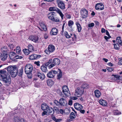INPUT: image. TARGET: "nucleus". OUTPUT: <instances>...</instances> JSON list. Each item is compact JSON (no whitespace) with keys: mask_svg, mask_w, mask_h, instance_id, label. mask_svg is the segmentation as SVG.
<instances>
[{"mask_svg":"<svg viewBox=\"0 0 122 122\" xmlns=\"http://www.w3.org/2000/svg\"><path fill=\"white\" fill-rule=\"evenodd\" d=\"M2 77L3 82L7 86H8L11 83V79L10 75L8 73H2L0 74Z\"/></svg>","mask_w":122,"mask_h":122,"instance_id":"nucleus-1","label":"nucleus"},{"mask_svg":"<svg viewBox=\"0 0 122 122\" xmlns=\"http://www.w3.org/2000/svg\"><path fill=\"white\" fill-rule=\"evenodd\" d=\"M7 70L12 77H15L17 75L18 69L15 66H10L7 68Z\"/></svg>","mask_w":122,"mask_h":122,"instance_id":"nucleus-2","label":"nucleus"},{"mask_svg":"<svg viewBox=\"0 0 122 122\" xmlns=\"http://www.w3.org/2000/svg\"><path fill=\"white\" fill-rule=\"evenodd\" d=\"M49 10L50 11H56L59 15L61 19L62 20L63 19L64 15L61 11L60 10L59 8L55 7H51L49 8Z\"/></svg>","mask_w":122,"mask_h":122,"instance_id":"nucleus-3","label":"nucleus"},{"mask_svg":"<svg viewBox=\"0 0 122 122\" xmlns=\"http://www.w3.org/2000/svg\"><path fill=\"white\" fill-rule=\"evenodd\" d=\"M84 91L82 88L79 87L76 90L74 95L76 97H79L82 95L84 93Z\"/></svg>","mask_w":122,"mask_h":122,"instance_id":"nucleus-4","label":"nucleus"},{"mask_svg":"<svg viewBox=\"0 0 122 122\" xmlns=\"http://www.w3.org/2000/svg\"><path fill=\"white\" fill-rule=\"evenodd\" d=\"M29 39L30 40L36 43H40L41 42V39L40 38L39 39L37 36L31 35L29 37Z\"/></svg>","mask_w":122,"mask_h":122,"instance_id":"nucleus-5","label":"nucleus"},{"mask_svg":"<svg viewBox=\"0 0 122 122\" xmlns=\"http://www.w3.org/2000/svg\"><path fill=\"white\" fill-rule=\"evenodd\" d=\"M33 69V67L30 64L27 65L25 68V72L26 74H29L31 72Z\"/></svg>","mask_w":122,"mask_h":122,"instance_id":"nucleus-6","label":"nucleus"},{"mask_svg":"<svg viewBox=\"0 0 122 122\" xmlns=\"http://www.w3.org/2000/svg\"><path fill=\"white\" fill-rule=\"evenodd\" d=\"M55 50L54 46L52 45H49L47 49H46L45 52L47 54H49L50 52H53Z\"/></svg>","mask_w":122,"mask_h":122,"instance_id":"nucleus-7","label":"nucleus"},{"mask_svg":"<svg viewBox=\"0 0 122 122\" xmlns=\"http://www.w3.org/2000/svg\"><path fill=\"white\" fill-rule=\"evenodd\" d=\"M62 91L64 94L67 97L70 95V92L67 86L65 85L62 88Z\"/></svg>","mask_w":122,"mask_h":122,"instance_id":"nucleus-8","label":"nucleus"},{"mask_svg":"<svg viewBox=\"0 0 122 122\" xmlns=\"http://www.w3.org/2000/svg\"><path fill=\"white\" fill-rule=\"evenodd\" d=\"M40 26L38 27L39 29L42 31H46L47 28L45 25V23L42 21H40L39 23Z\"/></svg>","mask_w":122,"mask_h":122,"instance_id":"nucleus-9","label":"nucleus"},{"mask_svg":"<svg viewBox=\"0 0 122 122\" xmlns=\"http://www.w3.org/2000/svg\"><path fill=\"white\" fill-rule=\"evenodd\" d=\"M112 76V80L117 83L120 82V81L121 80L120 78H121V76L113 74Z\"/></svg>","mask_w":122,"mask_h":122,"instance_id":"nucleus-10","label":"nucleus"},{"mask_svg":"<svg viewBox=\"0 0 122 122\" xmlns=\"http://www.w3.org/2000/svg\"><path fill=\"white\" fill-rule=\"evenodd\" d=\"M80 12L82 18H86L87 17L88 11L86 10L82 9L81 10Z\"/></svg>","mask_w":122,"mask_h":122,"instance_id":"nucleus-11","label":"nucleus"},{"mask_svg":"<svg viewBox=\"0 0 122 122\" xmlns=\"http://www.w3.org/2000/svg\"><path fill=\"white\" fill-rule=\"evenodd\" d=\"M96 10H102L104 9V5L102 3H99L96 4L95 6Z\"/></svg>","mask_w":122,"mask_h":122,"instance_id":"nucleus-12","label":"nucleus"},{"mask_svg":"<svg viewBox=\"0 0 122 122\" xmlns=\"http://www.w3.org/2000/svg\"><path fill=\"white\" fill-rule=\"evenodd\" d=\"M41 56L40 55H37L36 54H33L29 56V59L30 60H34L39 58Z\"/></svg>","mask_w":122,"mask_h":122,"instance_id":"nucleus-13","label":"nucleus"},{"mask_svg":"<svg viewBox=\"0 0 122 122\" xmlns=\"http://www.w3.org/2000/svg\"><path fill=\"white\" fill-rule=\"evenodd\" d=\"M58 7L62 10L65 9V5L64 2L61 1H58L57 2Z\"/></svg>","mask_w":122,"mask_h":122,"instance_id":"nucleus-14","label":"nucleus"},{"mask_svg":"<svg viewBox=\"0 0 122 122\" xmlns=\"http://www.w3.org/2000/svg\"><path fill=\"white\" fill-rule=\"evenodd\" d=\"M60 105L61 106H66L67 104V101L63 98H61L59 100Z\"/></svg>","mask_w":122,"mask_h":122,"instance_id":"nucleus-15","label":"nucleus"},{"mask_svg":"<svg viewBox=\"0 0 122 122\" xmlns=\"http://www.w3.org/2000/svg\"><path fill=\"white\" fill-rule=\"evenodd\" d=\"M8 56V55L6 53H1L0 52V58L3 61H5L6 59Z\"/></svg>","mask_w":122,"mask_h":122,"instance_id":"nucleus-16","label":"nucleus"},{"mask_svg":"<svg viewBox=\"0 0 122 122\" xmlns=\"http://www.w3.org/2000/svg\"><path fill=\"white\" fill-rule=\"evenodd\" d=\"M14 119L15 122H26V121L23 118H20L18 116H15Z\"/></svg>","mask_w":122,"mask_h":122,"instance_id":"nucleus-17","label":"nucleus"},{"mask_svg":"<svg viewBox=\"0 0 122 122\" xmlns=\"http://www.w3.org/2000/svg\"><path fill=\"white\" fill-rule=\"evenodd\" d=\"M74 106L75 108L78 110H80L83 108L82 106L77 103H75Z\"/></svg>","mask_w":122,"mask_h":122,"instance_id":"nucleus-18","label":"nucleus"},{"mask_svg":"<svg viewBox=\"0 0 122 122\" xmlns=\"http://www.w3.org/2000/svg\"><path fill=\"white\" fill-rule=\"evenodd\" d=\"M58 32V30L56 28H53L51 31L50 34L51 35H56L57 34Z\"/></svg>","mask_w":122,"mask_h":122,"instance_id":"nucleus-19","label":"nucleus"},{"mask_svg":"<svg viewBox=\"0 0 122 122\" xmlns=\"http://www.w3.org/2000/svg\"><path fill=\"white\" fill-rule=\"evenodd\" d=\"M36 76L40 78L41 80H44L45 78V75L43 73H41L40 72H38L37 73Z\"/></svg>","mask_w":122,"mask_h":122,"instance_id":"nucleus-20","label":"nucleus"},{"mask_svg":"<svg viewBox=\"0 0 122 122\" xmlns=\"http://www.w3.org/2000/svg\"><path fill=\"white\" fill-rule=\"evenodd\" d=\"M55 13L54 12H52L49 13L47 15L48 18L51 20H52L55 16Z\"/></svg>","mask_w":122,"mask_h":122,"instance_id":"nucleus-21","label":"nucleus"},{"mask_svg":"<svg viewBox=\"0 0 122 122\" xmlns=\"http://www.w3.org/2000/svg\"><path fill=\"white\" fill-rule=\"evenodd\" d=\"M1 51L3 53H6V54L9 52L8 48L6 46H3L1 48Z\"/></svg>","mask_w":122,"mask_h":122,"instance_id":"nucleus-22","label":"nucleus"},{"mask_svg":"<svg viewBox=\"0 0 122 122\" xmlns=\"http://www.w3.org/2000/svg\"><path fill=\"white\" fill-rule=\"evenodd\" d=\"M46 111L47 113L49 114H53L54 112V109L51 107H49L47 108V109Z\"/></svg>","mask_w":122,"mask_h":122,"instance_id":"nucleus-23","label":"nucleus"},{"mask_svg":"<svg viewBox=\"0 0 122 122\" xmlns=\"http://www.w3.org/2000/svg\"><path fill=\"white\" fill-rule=\"evenodd\" d=\"M47 65H46V64H44L42 65L41 67V69L42 71L43 72H45L47 71Z\"/></svg>","mask_w":122,"mask_h":122,"instance_id":"nucleus-24","label":"nucleus"},{"mask_svg":"<svg viewBox=\"0 0 122 122\" xmlns=\"http://www.w3.org/2000/svg\"><path fill=\"white\" fill-rule=\"evenodd\" d=\"M89 86L88 83L86 82H84L82 84L80 87L82 88L84 90V89H87L89 87Z\"/></svg>","mask_w":122,"mask_h":122,"instance_id":"nucleus-25","label":"nucleus"},{"mask_svg":"<svg viewBox=\"0 0 122 122\" xmlns=\"http://www.w3.org/2000/svg\"><path fill=\"white\" fill-rule=\"evenodd\" d=\"M99 102L101 105L104 106H106L107 104V102L103 99L100 100L99 101Z\"/></svg>","mask_w":122,"mask_h":122,"instance_id":"nucleus-26","label":"nucleus"},{"mask_svg":"<svg viewBox=\"0 0 122 122\" xmlns=\"http://www.w3.org/2000/svg\"><path fill=\"white\" fill-rule=\"evenodd\" d=\"M73 24L74 22L72 20H70L68 22V25L70 28V30L72 31H73L72 27Z\"/></svg>","mask_w":122,"mask_h":122,"instance_id":"nucleus-27","label":"nucleus"},{"mask_svg":"<svg viewBox=\"0 0 122 122\" xmlns=\"http://www.w3.org/2000/svg\"><path fill=\"white\" fill-rule=\"evenodd\" d=\"M48 107L47 104L45 103L42 104L41 106V109L43 110H46Z\"/></svg>","mask_w":122,"mask_h":122,"instance_id":"nucleus-28","label":"nucleus"},{"mask_svg":"<svg viewBox=\"0 0 122 122\" xmlns=\"http://www.w3.org/2000/svg\"><path fill=\"white\" fill-rule=\"evenodd\" d=\"M16 54L14 52H10L9 54V56L11 59H13L15 58Z\"/></svg>","mask_w":122,"mask_h":122,"instance_id":"nucleus-29","label":"nucleus"},{"mask_svg":"<svg viewBox=\"0 0 122 122\" xmlns=\"http://www.w3.org/2000/svg\"><path fill=\"white\" fill-rule=\"evenodd\" d=\"M53 63L55 65H58L60 63V60L58 58H55L53 60Z\"/></svg>","mask_w":122,"mask_h":122,"instance_id":"nucleus-30","label":"nucleus"},{"mask_svg":"<svg viewBox=\"0 0 122 122\" xmlns=\"http://www.w3.org/2000/svg\"><path fill=\"white\" fill-rule=\"evenodd\" d=\"M94 93L95 96L97 97H99L101 95V93L98 90H96Z\"/></svg>","mask_w":122,"mask_h":122,"instance_id":"nucleus-31","label":"nucleus"},{"mask_svg":"<svg viewBox=\"0 0 122 122\" xmlns=\"http://www.w3.org/2000/svg\"><path fill=\"white\" fill-rule=\"evenodd\" d=\"M47 84L49 86H51L54 84V82L51 79H48L47 81Z\"/></svg>","mask_w":122,"mask_h":122,"instance_id":"nucleus-32","label":"nucleus"},{"mask_svg":"<svg viewBox=\"0 0 122 122\" xmlns=\"http://www.w3.org/2000/svg\"><path fill=\"white\" fill-rule=\"evenodd\" d=\"M47 76L49 78H52L54 77V75L53 74L52 71H51L48 72L47 74Z\"/></svg>","mask_w":122,"mask_h":122,"instance_id":"nucleus-33","label":"nucleus"},{"mask_svg":"<svg viewBox=\"0 0 122 122\" xmlns=\"http://www.w3.org/2000/svg\"><path fill=\"white\" fill-rule=\"evenodd\" d=\"M58 70H59V72L57 75V79H60L62 77V75L61 70L59 69H58Z\"/></svg>","mask_w":122,"mask_h":122,"instance_id":"nucleus-34","label":"nucleus"},{"mask_svg":"<svg viewBox=\"0 0 122 122\" xmlns=\"http://www.w3.org/2000/svg\"><path fill=\"white\" fill-rule=\"evenodd\" d=\"M116 41L120 45L122 46V42L121 40V38L120 37H117Z\"/></svg>","mask_w":122,"mask_h":122,"instance_id":"nucleus-35","label":"nucleus"},{"mask_svg":"<svg viewBox=\"0 0 122 122\" xmlns=\"http://www.w3.org/2000/svg\"><path fill=\"white\" fill-rule=\"evenodd\" d=\"M23 51L24 54L26 55L29 54L30 52L29 50L26 49H23Z\"/></svg>","mask_w":122,"mask_h":122,"instance_id":"nucleus-36","label":"nucleus"},{"mask_svg":"<svg viewBox=\"0 0 122 122\" xmlns=\"http://www.w3.org/2000/svg\"><path fill=\"white\" fill-rule=\"evenodd\" d=\"M76 24L77 26L78 31L79 32H80L82 29L81 27L80 24L78 23H76Z\"/></svg>","mask_w":122,"mask_h":122,"instance_id":"nucleus-37","label":"nucleus"},{"mask_svg":"<svg viewBox=\"0 0 122 122\" xmlns=\"http://www.w3.org/2000/svg\"><path fill=\"white\" fill-rule=\"evenodd\" d=\"M51 21L53 22H58L60 21V19L58 17L54 16Z\"/></svg>","mask_w":122,"mask_h":122,"instance_id":"nucleus-38","label":"nucleus"},{"mask_svg":"<svg viewBox=\"0 0 122 122\" xmlns=\"http://www.w3.org/2000/svg\"><path fill=\"white\" fill-rule=\"evenodd\" d=\"M113 112L114 115H118L121 114V112L117 110H113Z\"/></svg>","mask_w":122,"mask_h":122,"instance_id":"nucleus-39","label":"nucleus"},{"mask_svg":"<svg viewBox=\"0 0 122 122\" xmlns=\"http://www.w3.org/2000/svg\"><path fill=\"white\" fill-rule=\"evenodd\" d=\"M23 71V69L22 68H21L19 70V71L18 72V75L19 76H21L22 75Z\"/></svg>","mask_w":122,"mask_h":122,"instance_id":"nucleus-40","label":"nucleus"},{"mask_svg":"<svg viewBox=\"0 0 122 122\" xmlns=\"http://www.w3.org/2000/svg\"><path fill=\"white\" fill-rule=\"evenodd\" d=\"M64 35L66 38H69L71 37V36L69 35L68 32L66 31L64 32Z\"/></svg>","mask_w":122,"mask_h":122,"instance_id":"nucleus-41","label":"nucleus"},{"mask_svg":"<svg viewBox=\"0 0 122 122\" xmlns=\"http://www.w3.org/2000/svg\"><path fill=\"white\" fill-rule=\"evenodd\" d=\"M70 117L71 119L75 118L76 117V116L74 113L73 112H71L70 114Z\"/></svg>","mask_w":122,"mask_h":122,"instance_id":"nucleus-42","label":"nucleus"},{"mask_svg":"<svg viewBox=\"0 0 122 122\" xmlns=\"http://www.w3.org/2000/svg\"><path fill=\"white\" fill-rule=\"evenodd\" d=\"M28 49L29 50L30 52H31L33 50V46L31 45H29L28 46Z\"/></svg>","mask_w":122,"mask_h":122,"instance_id":"nucleus-43","label":"nucleus"},{"mask_svg":"<svg viewBox=\"0 0 122 122\" xmlns=\"http://www.w3.org/2000/svg\"><path fill=\"white\" fill-rule=\"evenodd\" d=\"M9 48L11 50H12L15 47V46L12 44H8Z\"/></svg>","mask_w":122,"mask_h":122,"instance_id":"nucleus-44","label":"nucleus"},{"mask_svg":"<svg viewBox=\"0 0 122 122\" xmlns=\"http://www.w3.org/2000/svg\"><path fill=\"white\" fill-rule=\"evenodd\" d=\"M114 48L118 50L119 49V46L118 45V44L117 43L116 44H114Z\"/></svg>","mask_w":122,"mask_h":122,"instance_id":"nucleus-45","label":"nucleus"},{"mask_svg":"<svg viewBox=\"0 0 122 122\" xmlns=\"http://www.w3.org/2000/svg\"><path fill=\"white\" fill-rule=\"evenodd\" d=\"M16 52L17 53L19 54L20 51V47L17 46L16 48Z\"/></svg>","mask_w":122,"mask_h":122,"instance_id":"nucleus-46","label":"nucleus"},{"mask_svg":"<svg viewBox=\"0 0 122 122\" xmlns=\"http://www.w3.org/2000/svg\"><path fill=\"white\" fill-rule=\"evenodd\" d=\"M107 71L109 72H111L113 70V69L112 67H107Z\"/></svg>","mask_w":122,"mask_h":122,"instance_id":"nucleus-47","label":"nucleus"},{"mask_svg":"<svg viewBox=\"0 0 122 122\" xmlns=\"http://www.w3.org/2000/svg\"><path fill=\"white\" fill-rule=\"evenodd\" d=\"M65 15L66 18L68 19H70L71 18V15L67 13H66L65 14Z\"/></svg>","mask_w":122,"mask_h":122,"instance_id":"nucleus-48","label":"nucleus"},{"mask_svg":"<svg viewBox=\"0 0 122 122\" xmlns=\"http://www.w3.org/2000/svg\"><path fill=\"white\" fill-rule=\"evenodd\" d=\"M54 103L57 106H59L60 105V102H59L58 101L56 100H54Z\"/></svg>","mask_w":122,"mask_h":122,"instance_id":"nucleus-49","label":"nucleus"},{"mask_svg":"<svg viewBox=\"0 0 122 122\" xmlns=\"http://www.w3.org/2000/svg\"><path fill=\"white\" fill-rule=\"evenodd\" d=\"M15 59H21L23 58V57L21 56H19L18 55L15 56Z\"/></svg>","mask_w":122,"mask_h":122,"instance_id":"nucleus-50","label":"nucleus"},{"mask_svg":"<svg viewBox=\"0 0 122 122\" xmlns=\"http://www.w3.org/2000/svg\"><path fill=\"white\" fill-rule=\"evenodd\" d=\"M94 26V24L93 23H91L88 25V26L90 28L93 27Z\"/></svg>","mask_w":122,"mask_h":122,"instance_id":"nucleus-51","label":"nucleus"},{"mask_svg":"<svg viewBox=\"0 0 122 122\" xmlns=\"http://www.w3.org/2000/svg\"><path fill=\"white\" fill-rule=\"evenodd\" d=\"M52 61V59H50L49 60L48 62H47L45 64H46V65L48 66L50 63H51Z\"/></svg>","mask_w":122,"mask_h":122,"instance_id":"nucleus-52","label":"nucleus"},{"mask_svg":"<svg viewBox=\"0 0 122 122\" xmlns=\"http://www.w3.org/2000/svg\"><path fill=\"white\" fill-rule=\"evenodd\" d=\"M40 62L39 61H35L34 63L36 64L37 66H40Z\"/></svg>","mask_w":122,"mask_h":122,"instance_id":"nucleus-53","label":"nucleus"},{"mask_svg":"<svg viewBox=\"0 0 122 122\" xmlns=\"http://www.w3.org/2000/svg\"><path fill=\"white\" fill-rule=\"evenodd\" d=\"M44 111L42 113L41 115L42 116H44V115L47 114V112L46 111L44 110Z\"/></svg>","mask_w":122,"mask_h":122,"instance_id":"nucleus-54","label":"nucleus"},{"mask_svg":"<svg viewBox=\"0 0 122 122\" xmlns=\"http://www.w3.org/2000/svg\"><path fill=\"white\" fill-rule=\"evenodd\" d=\"M55 65V64H51L48 66V67L49 69H50L54 66Z\"/></svg>","mask_w":122,"mask_h":122,"instance_id":"nucleus-55","label":"nucleus"},{"mask_svg":"<svg viewBox=\"0 0 122 122\" xmlns=\"http://www.w3.org/2000/svg\"><path fill=\"white\" fill-rule=\"evenodd\" d=\"M70 99L73 100H76L77 99V98L75 97H70Z\"/></svg>","mask_w":122,"mask_h":122,"instance_id":"nucleus-56","label":"nucleus"},{"mask_svg":"<svg viewBox=\"0 0 122 122\" xmlns=\"http://www.w3.org/2000/svg\"><path fill=\"white\" fill-rule=\"evenodd\" d=\"M28 20L31 22H32L34 20L33 19L31 18H28Z\"/></svg>","mask_w":122,"mask_h":122,"instance_id":"nucleus-57","label":"nucleus"},{"mask_svg":"<svg viewBox=\"0 0 122 122\" xmlns=\"http://www.w3.org/2000/svg\"><path fill=\"white\" fill-rule=\"evenodd\" d=\"M48 37V36L46 33H45L44 35V37L45 39H47Z\"/></svg>","mask_w":122,"mask_h":122,"instance_id":"nucleus-58","label":"nucleus"},{"mask_svg":"<svg viewBox=\"0 0 122 122\" xmlns=\"http://www.w3.org/2000/svg\"><path fill=\"white\" fill-rule=\"evenodd\" d=\"M106 31L105 29L103 28H102L101 29V32L102 33H105Z\"/></svg>","mask_w":122,"mask_h":122,"instance_id":"nucleus-59","label":"nucleus"},{"mask_svg":"<svg viewBox=\"0 0 122 122\" xmlns=\"http://www.w3.org/2000/svg\"><path fill=\"white\" fill-rule=\"evenodd\" d=\"M51 117L52 119L55 122L56 121V118L55 117L53 116L52 115L51 116Z\"/></svg>","mask_w":122,"mask_h":122,"instance_id":"nucleus-60","label":"nucleus"},{"mask_svg":"<svg viewBox=\"0 0 122 122\" xmlns=\"http://www.w3.org/2000/svg\"><path fill=\"white\" fill-rule=\"evenodd\" d=\"M51 71H52L53 74L54 75V74H56L57 73V72L56 71L54 70H52Z\"/></svg>","mask_w":122,"mask_h":122,"instance_id":"nucleus-61","label":"nucleus"},{"mask_svg":"<svg viewBox=\"0 0 122 122\" xmlns=\"http://www.w3.org/2000/svg\"><path fill=\"white\" fill-rule=\"evenodd\" d=\"M118 64L119 65H122V59H120L118 62Z\"/></svg>","mask_w":122,"mask_h":122,"instance_id":"nucleus-62","label":"nucleus"},{"mask_svg":"<svg viewBox=\"0 0 122 122\" xmlns=\"http://www.w3.org/2000/svg\"><path fill=\"white\" fill-rule=\"evenodd\" d=\"M68 104L70 105H71L72 104V101L70 100H69L68 102Z\"/></svg>","mask_w":122,"mask_h":122,"instance_id":"nucleus-63","label":"nucleus"},{"mask_svg":"<svg viewBox=\"0 0 122 122\" xmlns=\"http://www.w3.org/2000/svg\"><path fill=\"white\" fill-rule=\"evenodd\" d=\"M62 120V119H56V122H59L61 121Z\"/></svg>","mask_w":122,"mask_h":122,"instance_id":"nucleus-64","label":"nucleus"}]
</instances>
